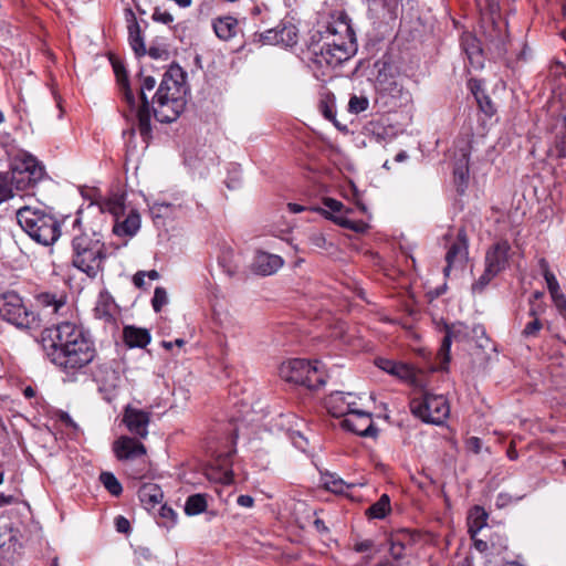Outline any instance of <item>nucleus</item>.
<instances>
[{
  "mask_svg": "<svg viewBox=\"0 0 566 566\" xmlns=\"http://www.w3.org/2000/svg\"><path fill=\"white\" fill-rule=\"evenodd\" d=\"M125 344L133 347L144 348L150 343V334L146 328H139L135 326H126L123 332Z\"/></svg>",
  "mask_w": 566,
  "mask_h": 566,
  "instance_id": "obj_24",
  "label": "nucleus"
},
{
  "mask_svg": "<svg viewBox=\"0 0 566 566\" xmlns=\"http://www.w3.org/2000/svg\"><path fill=\"white\" fill-rule=\"evenodd\" d=\"M380 92L388 93L394 97H400L403 94V87L395 75H390L386 84L377 87Z\"/></svg>",
  "mask_w": 566,
  "mask_h": 566,
  "instance_id": "obj_41",
  "label": "nucleus"
},
{
  "mask_svg": "<svg viewBox=\"0 0 566 566\" xmlns=\"http://www.w3.org/2000/svg\"><path fill=\"white\" fill-rule=\"evenodd\" d=\"M388 374L409 384L418 385V371L411 365L396 361L394 364L392 370Z\"/></svg>",
  "mask_w": 566,
  "mask_h": 566,
  "instance_id": "obj_30",
  "label": "nucleus"
},
{
  "mask_svg": "<svg viewBox=\"0 0 566 566\" xmlns=\"http://www.w3.org/2000/svg\"><path fill=\"white\" fill-rule=\"evenodd\" d=\"M213 30L219 39L230 40L237 34L238 21L230 15L218 18L213 21Z\"/></svg>",
  "mask_w": 566,
  "mask_h": 566,
  "instance_id": "obj_27",
  "label": "nucleus"
},
{
  "mask_svg": "<svg viewBox=\"0 0 566 566\" xmlns=\"http://www.w3.org/2000/svg\"><path fill=\"white\" fill-rule=\"evenodd\" d=\"M321 481L323 486L333 493L336 494H345L348 489L352 488V484L346 483L342 478H339L335 473H323L321 476Z\"/></svg>",
  "mask_w": 566,
  "mask_h": 566,
  "instance_id": "obj_28",
  "label": "nucleus"
},
{
  "mask_svg": "<svg viewBox=\"0 0 566 566\" xmlns=\"http://www.w3.org/2000/svg\"><path fill=\"white\" fill-rule=\"evenodd\" d=\"M155 21L163 22L165 24H169L174 21L172 14L167 11L156 10L153 14Z\"/></svg>",
  "mask_w": 566,
  "mask_h": 566,
  "instance_id": "obj_58",
  "label": "nucleus"
},
{
  "mask_svg": "<svg viewBox=\"0 0 566 566\" xmlns=\"http://www.w3.org/2000/svg\"><path fill=\"white\" fill-rule=\"evenodd\" d=\"M264 40L271 44L293 46L297 42V29L293 24L277 25L265 32Z\"/></svg>",
  "mask_w": 566,
  "mask_h": 566,
  "instance_id": "obj_18",
  "label": "nucleus"
},
{
  "mask_svg": "<svg viewBox=\"0 0 566 566\" xmlns=\"http://www.w3.org/2000/svg\"><path fill=\"white\" fill-rule=\"evenodd\" d=\"M400 539H392L390 538V555L392 558L399 560L405 557V551L406 548L402 547V544L399 542Z\"/></svg>",
  "mask_w": 566,
  "mask_h": 566,
  "instance_id": "obj_53",
  "label": "nucleus"
},
{
  "mask_svg": "<svg viewBox=\"0 0 566 566\" xmlns=\"http://www.w3.org/2000/svg\"><path fill=\"white\" fill-rule=\"evenodd\" d=\"M465 329V326L461 323L452 324L451 326H447L446 335L442 339L441 347L438 352V359L440 360V369H446L449 360H450V347L452 339H459Z\"/></svg>",
  "mask_w": 566,
  "mask_h": 566,
  "instance_id": "obj_19",
  "label": "nucleus"
},
{
  "mask_svg": "<svg viewBox=\"0 0 566 566\" xmlns=\"http://www.w3.org/2000/svg\"><path fill=\"white\" fill-rule=\"evenodd\" d=\"M469 518V532L474 537L486 525L488 515L482 507L476 506L471 512Z\"/></svg>",
  "mask_w": 566,
  "mask_h": 566,
  "instance_id": "obj_35",
  "label": "nucleus"
},
{
  "mask_svg": "<svg viewBox=\"0 0 566 566\" xmlns=\"http://www.w3.org/2000/svg\"><path fill=\"white\" fill-rule=\"evenodd\" d=\"M511 245L507 241L494 243L485 253V268L490 273L499 275L509 264Z\"/></svg>",
  "mask_w": 566,
  "mask_h": 566,
  "instance_id": "obj_16",
  "label": "nucleus"
},
{
  "mask_svg": "<svg viewBox=\"0 0 566 566\" xmlns=\"http://www.w3.org/2000/svg\"><path fill=\"white\" fill-rule=\"evenodd\" d=\"M72 264L95 279L103 271L106 249L103 235L92 228H83L81 218L73 221Z\"/></svg>",
  "mask_w": 566,
  "mask_h": 566,
  "instance_id": "obj_2",
  "label": "nucleus"
},
{
  "mask_svg": "<svg viewBox=\"0 0 566 566\" xmlns=\"http://www.w3.org/2000/svg\"><path fill=\"white\" fill-rule=\"evenodd\" d=\"M342 427L361 437H375L377 433L371 415L359 407L347 418L343 419Z\"/></svg>",
  "mask_w": 566,
  "mask_h": 566,
  "instance_id": "obj_15",
  "label": "nucleus"
},
{
  "mask_svg": "<svg viewBox=\"0 0 566 566\" xmlns=\"http://www.w3.org/2000/svg\"><path fill=\"white\" fill-rule=\"evenodd\" d=\"M468 443H469V447L475 452L478 453L480 451V448H481V440L476 437H471L469 440H468Z\"/></svg>",
  "mask_w": 566,
  "mask_h": 566,
  "instance_id": "obj_64",
  "label": "nucleus"
},
{
  "mask_svg": "<svg viewBox=\"0 0 566 566\" xmlns=\"http://www.w3.org/2000/svg\"><path fill=\"white\" fill-rule=\"evenodd\" d=\"M17 219L29 237L40 244H53L61 234L59 221L42 208L21 207L17 211Z\"/></svg>",
  "mask_w": 566,
  "mask_h": 566,
  "instance_id": "obj_6",
  "label": "nucleus"
},
{
  "mask_svg": "<svg viewBox=\"0 0 566 566\" xmlns=\"http://www.w3.org/2000/svg\"><path fill=\"white\" fill-rule=\"evenodd\" d=\"M0 317L18 328H31L36 322V315L15 292L0 295Z\"/></svg>",
  "mask_w": 566,
  "mask_h": 566,
  "instance_id": "obj_8",
  "label": "nucleus"
},
{
  "mask_svg": "<svg viewBox=\"0 0 566 566\" xmlns=\"http://www.w3.org/2000/svg\"><path fill=\"white\" fill-rule=\"evenodd\" d=\"M475 96H476V99H478L481 111L489 116L493 115L495 112V108H494L491 99L485 95L480 97L479 95L475 94Z\"/></svg>",
  "mask_w": 566,
  "mask_h": 566,
  "instance_id": "obj_54",
  "label": "nucleus"
},
{
  "mask_svg": "<svg viewBox=\"0 0 566 566\" xmlns=\"http://www.w3.org/2000/svg\"><path fill=\"white\" fill-rule=\"evenodd\" d=\"M468 237L464 229H460L455 241L450 245L446 254L447 265L443 269L444 276H449L452 270L463 269L469 254Z\"/></svg>",
  "mask_w": 566,
  "mask_h": 566,
  "instance_id": "obj_13",
  "label": "nucleus"
},
{
  "mask_svg": "<svg viewBox=\"0 0 566 566\" xmlns=\"http://www.w3.org/2000/svg\"><path fill=\"white\" fill-rule=\"evenodd\" d=\"M150 419L151 412L128 405L123 411L122 421L133 437L146 439L149 433Z\"/></svg>",
  "mask_w": 566,
  "mask_h": 566,
  "instance_id": "obj_12",
  "label": "nucleus"
},
{
  "mask_svg": "<svg viewBox=\"0 0 566 566\" xmlns=\"http://www.w3.org/2000/svg\"><path fill=\"white\" fill-rule=\"evenodd\" d=\"M43 175L44 168L35 157L27 153L18 155L13 159L11 178L0 174V203L13 197L12 185L18 190H24L39 182Z\"/></svg>",
  "mask_w": 566,
  "mask_h": 566,
  "instance_id": "obj_5",
  "label": "nucleus"
},
{
  "mask_svg": "<svg viewBox=\"0 0 566 566\" xmlns=\"http://www.w3.org/2000/svg\"><path fill=\"white\" fill-rule=\"evenodd\" d=\"M462 48L468 56L470 65L475 70L482 69L484 65V59L478 39L471 34H464L462 36Z\"/></svg>",
  "mask_w": 566,
  "mask_h": 566,
  "instance_id": "obj_22",
  "label": "nucleus"
},
{
  "mask_svg": "<svg viewBox=\"0 0 566 566\" xmlns=\"http://www.w3.org/2000/svg\"><path fill=\"white\" fill-rule=\"evenodd\" d=\"M36 301L39 305L43 308L48 310L50 314L61 315L63 316L69 310L66 304V296L63 294H53V293H40L36 296Z\"/></svg>",
  "mask_w": 566,
  "mask_h": 566,
  "instance_id": "obj_21",
  "label": "nucleus"
},
{
  "mask_svg": "<svg viewBox=\"0 0 566 566\" xmlns=\"http://www.w3.org/2000/svg\"><path fill=\"white\" fill-rule=\"evenodd\" d=\"M412 413L422 421L441 424L450 415L448 400L442 395L424 394L421 398L411 400Z\"/></svg>",
  "mask_w": 566,
  "mask_h": 566,
  "instance_id": "obj_9",
  "label": "nucleus"
},
{
  "mask_svg": "<svg viewBox=\"0 0 566 566\" xmlns=\"http://www.w3.org/2000/svg\"><path fill=\"white\" fill-rule=\"evenodd\" d=\"M140 228V216L136 210H130L122 220L115 219L113 232L118 237H134Z\"/></svg>",
  "mask_w": 566,
  "mask_h": 566,
  "instance_id": "obj_20",
  "label": "nucleus"
},
{
  "mask_svg": "<svg viewBox=\"0 0 566 566\" xmlns=\"http://www.w3.org/2000/svg\"><path fill=\"white\" fill-rule=\"evenodd\" d=\"M390 512V499L387 494H382L379 500L369 506L366 514L370 518H384Z\"/></svg>",
  "mask_w": 566,
  "mask_h": 566,
  "instance_id": "obj_34",
  "label": "nucleus"
},
{
  "mask_svg": "<svg viewBox=\"0 0 566 566\" xmlns=\"http://www.w3.org/2000/svg\"><path fill=\"white\" fill-rule=\"evenodd\" d=\"M539 307L531 306L528 315L533 318L528 322L522 331V336L525 338L536 337L539 331L543 328V324L537 317L539 314Z\"/></svg>",
  "mask_w": 566,
  "mask_h": 566,
  "instance_id": "obj_32",
  "label": "nucleus"
},
{
  "mask_svg": "<svg viewBox=\"0 0 566 566\" xmlns=\"http://www.w3.org/2000/svg\"><path fill=\"white\" fill-rule=\"evenodd\" d=\"M380 92L388 93L394 97H400L403 94V87L395 75H390L386 84L377 87Z\"/></svg>",
  "mask_w": 566,
  "mask_h": 566,
  "instance_id": "obj_43",
  "label": "nucleus"
},
{
  "mask_svg": "<svg viewBox=\"0 0 566 566\" xmlns=\"http://www.w3.org/2000/svg\"><path fill=\"white\" fill-rule=\"evenodd\" d=\"M146 276V272L145 271H139L137 272L135 275H134V279H133V282L134 284L137 286V287H143L144 286V279Z\"/></svg>",
  "mask_w": 566,
  "mask_h": 566,
  "instance_id": "obj_62",
  "label": "nucleus"
},
{
  "mask_svg": "<svg viewBox=\"0 0 566 566\" xmlns=\"http://www.w3.org/2000/svg\"><path fill=\"white\" fill-rule=\"evenodd\" d=\"M99 480L104 488L114 496H119L123 488L118 479L111 472H102Z\"/></svg>",
  "mask_w": 566,
  "mask_h": 566,
  "instance_id": "obj_37",
  "label": "nucleus"
},
{
  "mask_svg": "<svg viewBox=\"0 0 566 566\" xmlns=\"http://www.w3.org/2000/svg\"><path fill=\"white\" fill-rule=\"evenodd\" d=\"M207 509V500L203 494L190 495L185 503V513L189 516L198 515Z\"/></svg>",
  "mask_w": 566,
  "mask_h": 566,
  "instance_id": "obj_33",
  "label": "nucleus"
},
{
  "mask_svg": "<svg viewBox=\"0 0 566 566\" xmlns=\"http://www.w3.org/2000/svg\"><path fill=\"white\" fill-rule=\"evenodd\" d=\"M392 539H400L402 547L407 548L415 542V535L408 530H401L391 535Z\"/></svg>",
  "mask_w": 566,
  "mask_h": 566,
  "instance_id": "obj_51",
  "label": "nucleus"
},
{
  "mask_svg": "<svg viewBox=\"0 0 566 566\" xmlns=\"http://www.w3.org/2000/svg\"><path fill=\"white\" fill-rule=\"evenodd\" d=\"M382 6L381 19L395 20L400 10V0H379Z\"/></svg>",
  "mask_w": 566,
  "mask_h": 566,
  "instance_id": "obj_40",
  "label": "nucleus"
},
{
  "mask_svg": "<svg viewBox=\"0 0 566 566\" xmlns=\"http://www.w3.org/2000/svg\"><path fill=\"white\" fill-rule=\"evenodd\" d=\"M552 133L558 157H566V116L557 115L553 117Z\"/></svg>",
  "mask_w": 566,
  "mask_h": 566,
  "instance_id": "obj_25",
  "label": "nucleus"
},
{
  "mask_svg": "<svg viewBox=\"0 0 566 566\" xmlns=\"http://www.w3.org/2000/svg\"><path fill=\"white\" fill-rule=\"evenodd\" d=\"M113 69L117 78V82L119 83L123 92L124 97L129 106H135V97L134 94L128 85L127 74L124 65L120 62L112 61Z\"/></svg>",
  "mask_w": 566,
  "mask_h": 566,
  "instance_id": "obj_29",
  "label": "nucleus"
},
{
  "mask_svg": "<svg viewBox=\"0 0 566 566\" xmlns=\"http://www.w3.org/2000/svg\"><path fill=\"white\" fill-rule=\"evenodd\" d=\"M115 526H116V531L118 533H123V534H127L130 530L129 521L122 515H119L115 518Z\"/></svg>",
  "mask_w": 566,
  "mask_h": 566,
  "instance_id": "obj_56",
  "label": "nucleus"
},
{
  "mask_svg": "<svg viewBox=\"0 0 566 566\" xmlns=\"http://www.w3.org/2000/svg\"><path fill=\"white\" fill-rule=\"evenodd\" d=\"M496 276L495 273H490L485 268L483 274L472 284V291L480 293L484 287Z\"/></svg>",
  "mask_w": 566,
  "mask_h": 566,
  "instance_id": "obj_47",
  "label": "nucleus"
},
{
  "mask_svg": "<svg viewBox=\"0 0 566 566\" xmlns=\"http://www.w3.org/2000/svg\"><path fill=\"white\" fill-rule=\"evenodd\" d=\"M396 360L378 357L375 359V365L387 374L392 370Z\"/></svg>",
  "mask_w": 566,
  "mask_h": 566,
  "instance_id": "obj_57",
  "label": "nucleus"
},
{
  "mask_svg": "<svg viewBox=\"0 0 566 566\" xmlns=\"http://www.w3.org/2000/svg\"><path fill=\"white\" fill-rule=\"evenodd\" d=\"M136 437L122 436L113 443V452L117 460L129 461L146 455L144 443Z\"/></svg>",
  "mask_w": 566,
  "mask_h": 566,
  "instance_id": "obj_14",
  "label": "nucleus"
},
{
  "mask_svg": "<svg viewBox=\"0 0 566 566\" xmlns=\"http://www.w3.org/2000/svg\"><path fill=\"white\" fill-rule=\"evenodd\" d=\"M318 108L326 119L333 122V124L336 127H339V125L336 120L335 102H334L333 97H331L328 95L325 97H322L319 101V104H318Z\"/></svg>",
  "mask_w": 566,
  "mask_h": 566,
  "instance_id": "obj_39",
  "label": "nucleus"
},
{
  "mask_svg": "<svg viewBox=\"0 0 566 566\" xmlns=\"http://www.w3.org/2000/svg\"><path fill=\"white\" fill-rule=\"evenodd\" d=\"M359 400L353 392L334 391L325 399V407L333 417L347 418L359 407Z\"/></svg>",
  "mask_w": 566,
  "mask_h": 566,
  "instance_id": "obj_11",
  "label": "nucleus"
},
{
  "mask_svg": "<svg viewBox=\"0 0 566 566\" xmlns=\"http://www.w3.org/2000/svg\"><path fill=\"white\" fill-rule=\"evenodd\" d=\"M156 86V80L151 76H145L140 83L139 95L142 105L138 107L136 116L138 120V130L144 139L151 133V108L147 97V92H151Z\"/></svg>",
  "mask_w": 566,
  "mask_h": 566,
  "instance_id": "obj_10",
  "label": "nucleus"
},
{
  "mask_svg": "<svg viewBox=\"0 0 566 566\" xmlns=\"http://www.w3.org/2000/svg\"><path fill=\"white\" fill-rule=\"evenodd\" d=\"M159 516L164 520V526L167 528L176 524L177 513L171 507L163 505L159 511Z\"/></svg>",
  "mask_w": 566,
  "mask_h": 566,
  "instance_id": "obj_49",
  "label": "nucleus"
},
{
  "mask_svg": "<svg viewBox=\"0 0 566 566\" xmlns=\"http://www.w3.org/2000/svg\"><path fill=\"white\" fill-rule=\"evenodd\" d=\"M333 221L344 228L352 229L356 232L364 231L366 227L363 222H355L343 216L333 217Z\"/></svg>",
  "mask_w": 566,
  "mask_h": 566,
  "instance_id": "obj_48",
  "label": "nucleus"
},
{
  "mask_svg": "<svg viewBox=\"0 0 566 566\" xmlns=\"http://www.w3.org/2000/svg\"><path fill=\"white\" fill-rule=\"evenodd\" d=\"M185 77L179 66H171L164 74L153 97V113L158 122L171 123L185 108Z\"/></svg>",
  "mask_w": 566,
  "mask_h": 566,
  "instance_id": "obj_3",
  "label": "nucleus"
},
{
  "mask_svg": "<svg viewBox=\"0 0 566 566\" xmlns=\"http://www.w3.org/2000/svg\"><path fill=\"white\" fill-rule=\"evenodd\" d=\"M551 296L559 314L566 318V297L563 292L558 291L556 294H551Z\"/></svg>",
  "mask_w": 566,
  "mask_h": 566,
  "instance_id": "obj_52",
  "label": "nucleus"
},
{
  "mask_svg": "<svg viewBox=\"0 0 566 566\" xmlns=\"http://www.w3.org/2000/svg\"><path fill=\"white\" fill-rule=\"evenodd\" d=\"M380 92L388 93L394 97H400L403 94V87L395 75H390L386 84L377 87Z\"/></svg>",
  "mask_w": 566,
  "mask_h": 566,
  "instance_id": "obj_42",
  "label": "nucleus"
},
{
  "mask_svg": "<svg viewBox=\"0 0 566 566\" xmlns=\"http://www.w3.org/2000/svg\"><path fill=\"white\" fill-rule=\"evenodd\" d=\"M390 75H395L394 67L390 64L384 62L381 67L378 69V74L376 77L377 87L380 86L381 84H386V82H387V80H389Z\"/></svg>",
  "mask_w": 566,
  "mask_h": 566,
  "instance_id": "obj_50",
  "label": "nucleus"
},
{
  "mask_svg": "<svg viewBox=\"0 0 566 566\" xmlns=\"http://www.w3.org/2000/svg\"><path fill=\"white\" fill-rule=\"evenodd\" d=\"M374 543L370 539H365L355 544L354 549L358 553L367 552L373 548Z\"/></svg>",
  "mask_w": 566,
  "mask_h": 566,
  "instance_id": "obj_61",
  "label": "nucleus"
},
{
  "mask_svg": "<svg viewBox=\"0 0 566 566\" xmlns=\"http://www.w3.org/2000/svg\"><path fill=\"white\" fill-rule=\"evenodd\" d=\"M129 12L133 17V21L128 25L130 46L137 55H145L146 49H145L144 40H143L142 33H140V28L134 17V13L132 11H129Z\"/></svg>",
  "mask_w": 566,
  "mask_h": 566,
  "instance_id": "obj_31",
  "label": "nucleus"
},
{
  "mask_svg": "<svg viewBox=\"0 0 566 566\" xmlns=\"http://www.w3.org/2000/svg\"><path fill=\"white\" fill-rule=\"evenodd\" d=\"M279 376L286 382L301 385L310 389H317L326 381L325 371L321 363L304 358H291L281 363Z\"/></svg>",
  "mask_w": 566,
  "mask_h": 566,
  "instance_id": "obj_7",
  "label": "nucleus"
},
{
  "mask_svg": "<svg viewBox=\"0 0 566 566\" xmlns=\"http://www.w3.org/2000/svg\"><path fill=\"white\" fill-rule=\"evenodd\" d=\"M355 51V36L350 25L346 22H338L337 29H327L323 44L312 46V62L322 69H333L347 61Z\"/></svg>",
  "mask_w": 566,
  "mask_h": 566,
  "instance_id": "obj_4",
  "label": "nucleus"
},
{
  "mask_svg": "<svg viewBox=\"0 0 566 566\" xmlns=\"http://www.w3.org/2000/svg\"><path fill=\"white\" fill-rule=\"evenodd\" d=\"M324 206L332 210L333 212H340L344 207L340 201L333 198H325Z\"/></svg>",
  "mask_w": 566,
  "mask_h": 566,
  "instance_id": "obj_59",
  "label": "nucleus"
},
{
  "mask_svg": "<svg viewBox=\"0 0 566 566\" xmlns=\"http://www.w3.org/2000/svg\"><path fill=\"white\" fill-rule=\"evenodd\" d=\"M283 259L280 255L260 251L253 259L252 271L268 276L277 272L283 266Z\"/></svg>",
  "mask_w": 566,
  "mask_h": 566,
  "instance_id": "obj_17",
  "label": "nucleus"
},
{
  "mask_svg": "<svg viewBox=\"0 0 566 566\" xmlns=\"http://www.w3.org/2000/svg\"><path fill=\"white\" fill-rule=\"evenodd\" d=\"M237 503L242 507H252L254 504V499L250 495L242 494L238 496Z\"/></svg>",
  "mask_w": 566,
  "mask_h": 566,
  "instance_id": "obj_60",
  "label": "nucleus"
},
{
  "mask_svg": "<svg viewBox=\"0 0 566 566\" xmlns=\"http://www.w3.org/2000/svg\"><path fill=\"white\" fill-rule=\"evenodd\" d=\"M168 303V295L164 287H156L151 300V305L155 312H160L161 308Z\"/></svg>",
  "mask_w": 566,
  "mask_h": 566,
  "instance_id": "obj_45",
  "label": "nucleus"
},
{
  "mask_svg": "<svg viewBox=\"0 0 566 566\" xmlns=\"http://www.w3.org/2000/svg\"><path fill=\"white\" fill-rule=\"evenodd\" d=\"M538 265L546 282L549 294H556L558 291H560V286L555 274L551 271L548 262L545 259H541Z\"/></svg>",
  "mask_w": 566,
  "mask_h": 566,
  "instance_id": "obj_36",
  "label": "nucleus"
},
{
  "mask_svg": "<svg viewBox=\"0 0 566 566\" xmlns=\"http://www.w3.org/2000/svg\"><path fill=\"white\" fill-rule=\"evenodd\" d=\"M472 333L474 334V336H475L476 338H484V340H485V342H488V340H489V339H488V337H486V335H485V329H484V327H483L482 325H475V326H473V328H472Z\"/></svg>",
  "mask_w": 566,
  "mask_h": 566,
  "instance_id": "obj_63",
  "label": "nucleus"
},
{
  "mask_svg": "<svg viewBox=\"0 0 566 566\" xmlns=\"http://www.w3.org/2000/svg\"><path fill=\"white\" fill-rule=\"evenodd\" d=\"M293 444L300 449L301 451H305L307 448V440L303 437V434L298 431H293L290 436Z\"/></svg>",
  "mask_w": 566,
  "mask_h": 566,
  "instance_id": "obj_55",
  "label": "nucleus"
},
{
  "mask_svg": "<svg viewBox=\"0 0 566 566\" xmlns=\"http://www.w3.org/2000/svg\"><path fill=\"white\" fill-rule=\"evenodd\" d=\"M308 242L311 247L317 250H328L333 245L331 242L326 240L325 235L319 231L312 232L308 235Z\"/></svg>",
  "mask_w": 566,
  "mask_h": 566,
  "instance_id": "obj_44",
  "label": "nucleus"
},
{
  "mask_svg": "<svg viewBox=\"0 0 566 566\" xmlns=\"http://www.w3.org/2000/svg\"><path fill=\"white\" fill-rule=\"evenodd\" d=\"M114 305L107 298L101 297L94 308L95 317L104 319L105 322L113 321Z\"/></svg>",
  "mask_w": 566,
  "mask_h": 566,
  "instance_id": "obj_38",
  "label": "nucleus"
},
{
  "mask_svg": "<svg viewBox=\"0 0 566 566\" xmlns=\"http://www.w3.org/2000/svg\"><path fill=\"white\" fill-rule=\"evenodd\" d=\"M43 348L46 358L60 370L74 375L96 356L95 344L87 331L76 322L63 321L45 329Z\"/></svg>",
  "mask_w": 566,
  "mask_h": 566,
  "instance_id": "obj_1",
  "label": "nucleus"
},
{
  "mask_svg": "<svg viewBox=\"0 0 566 566\" xmlns=\"http://www.w3.org/2000/svg\"><path fill=\"white\" fill-rule=\"evenodd\" d=\"M138 497L145 509L151 510L161 503L164 494L157 484L145 483L138 490Z\"/></svg>",
  "mask_w": 566,
  "mask_h": 566,
  "instance_id": "obj_23",
  "label": "nucleus"
},
{
  "mask_svg": "<svg viewBox=\"0 0 566 566\" xmlns=\"http://www.w3.org/2000/svg\"><path fill=\"white\" fill-rule=\"evenodd\" d=\"M102 212L111 213L115 219L124 217L125 195L113 193L97 202Z\"/></svg>",
  "mask_w": 566,
  "mask_h": 566,
  "instance_id": "obj_26",
  "label": "nucleus"
},
{
  "mask_svg": "<svg viewBox=\"0 0 566 566\" xmlns=\"http://www.w3.org/2000/svg\"><path fill=\"white\" fill-rule=\"evenodd\" d=\"M368 99L363 96H352L348 103V109L350 113L359 114L367 109L368 107Z\"/></svg>",
  "mask_w": 566,
  "mask_h": 566,
  "instance_id": "obj_46",
  "label": "nucleus"
}]
</instances>
